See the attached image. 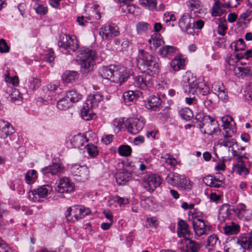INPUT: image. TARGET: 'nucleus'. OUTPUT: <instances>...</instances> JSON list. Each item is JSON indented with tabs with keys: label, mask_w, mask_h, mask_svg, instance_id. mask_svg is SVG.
<instances>
[{
	"label": "nucleus",
	"mask_w": 252,
	"mask_h": 252,
	"mask_svg": "<svg viewBox=\"0 0 252 252\" xmlns=\"http://www.w3.org/2000/svg\"><path fill=\"white\" fill-rule=\"evenodd\" d=\"M139 52L137 66L141 72L146 74L135 76L133 83L135 87L144 90L152 86V76L158 73L159 66L156 58L152 54L144 50H139Z\"/></svg>",
	"instance_id": "nucleus-1"
},
{
	"label": "nucleus",
	"mask_w": 252,
	"mask_h": 252,
	"mask_svg": "<svg viewBox=\"0 0 252 252\" xmlns=\"http://www.w3.org/2000/svg\"><path fill=\"white\" fill-rule=\"evenodd\" d=\"M182 82L185 93L196 94L201 99L211 93L209 86L197 79L190 72H187L183 76Z\"/></svg>",
	"instance_id": "nucleus-2"
},
{
	"label": "nucleus",
	"mask_w": 252,
	"mask_h": 252,
	"mask_svg": "<svg viewBox=\"0 0 252 252\" xmlns=\"http://www.w3.org/2000/svg\"><path fill=\"white\" fill-rule=\"evenodd\" d=\"M102 78L121 85L130 77L126 67L121 65H110L103 66L99 72Z\"/></svg>",
	"instance_id": "nucleus-3"
},
{
	"label": "nucleus",
	"mask_w": 252,
	"mask_h": 252,
	"mask_svg": "<svg viewBox=\"0 0 252 252\" xmlns=\"http://www.w3.org/2000/svg\"><path fill=\"white\" fill-rule=\"evenodd\" d=\"M80 61L81 71L83 74H86L93 70L94 62L96 59V53L89 48L83 47L77 55Z\"/></svg>",
	"instance_id": "nucleus-4"
},
{
	"label": "nucleus",
	"mask_w": 252,
	"mask_h": 252,
	"mask_svg": "<svg viewBox=\"0 0 252 252\" xmlns=\"http://www.w3.org/2000/svg\"><path fill=\"white\" fill-rule=\"evenodd\" d=\"M165 180L168 184L175 186L180 189H190V180L184 175L170 172L167 175Z\"/></svg>",
	"instance_id": "nucleus-5"
},
{
	"label": "nucleus",
	"mask_w": 252,
	"mask_h": 252,
	"mask_svg": "<svg viewBox=\"0 0 252 252\" xmlns=\"http://www.w3.org/2000/svg\"><path fill=\"white\" fill-rule=\"evenodd\" d=\"M90 213V211L89 209H85L83 206L76 205L68 207L64 215L67 221L74 222Z\"/></svg>",
	"instance_id": "nucleus-6"
},
{
	"label": "nucleus",
	"mask_w": 252,
	"mask_h": 252,
	"mask_svg": "<svg viewBox=\"0 0 252 252\" xmlns=\"http://www.w3.org/2000/svg\"><path fill=\"white\" fill-rule=\"evenodd\" d=\"M160 184V178L157 175L148 173L143 177L142 186L146 190L150 192L154 191Z\"/></svg>",
	"instance_id": "nucleus-7"
},
{
	"label": "nucleus",
	"mask_w": 252,
	"mask_h": 252,
	"mask_svg": "<svg viewBox=\"0 0 252 252\" xmlns=\"http://www.w3.org/2000/svg\"><path fill=\"white\" fill-rule=\"evenodd\" d=\"M51 190L52 188L50 186H41L30 191L28 197L30 200L33 202H42L47 198L48 194Z\"/></svg>",
	"instance_id": "nucleus-8"
},
{
	"label": "nucleus",
	"mask_w": 252,
	"mask_h": 252,
	"mask_svg": "<svg viewBox=\"0 0 252 252\" xmlns=\"http://www.w3.org/2000/svg\"><path fill=\"white\" fill-rule=\"evenodd\" d=\"M99 34L103 40H110L120 34L119 28L115 24H105L99 29Z\"/></svg>",
	"instance_id": "nucleus-9"
},
{
	"label": "nucleus",
	"mask_w": 252,
	"mask_h": 252,
	"mask_svg": "<svg viewBox=\"0 0 252 252\" xmlns=\"http://www.w3.org/2000/svg\"><path fill=\"white\" fill-rule=\"evenodd\" d=\"M178 24L183 32L189 34H194L195 21L188 13H185L182 15L179 20Z\"/></svg>",
	"instance_id": "nucleus-10"
},
{
	"label": "nucleus",
	"mask_w": 252,
	"mask_h": 252,
	"mask_svg": "<svg viewBox=\"0 0 252 252\" xmlns=\"http://www.w3.org/2000/svg\"><path fill=\"white\" fill-rule=\"evenodd\" d=\"M197 126L200 128L204 129V132L209 135H213L214 133L221 130L219 128L218 122L210 117H206L204 119V123L202 125L201 123L197 124Z\"/></svg>",
	"instance_id": "nucleus-11"
},
{
	"label": "nucleus",
	"mask_w": 252,
	"mask_h": 252,
	"mask_svg": "<svg viewBox=\"0 0 252 252\" xmlns=\"http://www.w3.org/2000/svg\"><path fill=\"white\" fill-rule=\"evenodd\" d=\"M145 125L143 119L130 118L126 121L125 126L128 132L132 134H136L141 131Z\"/></svg>",
	"instance_id": "nucleus-12"
},
{
	"label": "nucleus",
	"mask_w": 252,
	"mask_h": 252,
	"mask_svg": "<svg viewBox=\"0 0 252 252\" xmlns=\"http://www.w3.org/2000/svg\"><path fill=\"white\" fill-rule=\"evenodd\" d=\"M70 171L75 179L79 182H84L88 179L89 170L85 165H73Z\"/></svg>",
	"instance_id": "nucleus-13"
},
{
	"label": "nucleus",
	"mask_w": 252,
	"mask_h": 252,
	"mask_svg": "<svg viewBox=\"0 0 252 252\" xmlns=\"http://www.w3.org/2000/svg\"><path fill=\"white\" fill-rule=\"evenodd\" d=\"M234 214L241 220L243 221H249L252 217V211L247 209L246 205L243 203H239L235 206Z\"/></svg>",
	"instance_id": "nucleus-14"
},
{
	"label": "nucleus",
	"mask_w": 252,
	"mask_h": 252,
	"mask_svg": "<svg viewBox=\"0 0 252 252\" xmlns=\"http://www.w3.org/2000/svg\"><path fill=\"white\" fill-rule=\"evenodd\" d=\"M192 224L195 234L198 236L207 234L210 230L203 220L197 219L192 221Z\"/></svg>",
	"instance_id": "nucleus-15"
},
{
	"label": "nucleus",
	"mask_w": 252,
	"mask_h": 252,
	"mask_svg": "<svg viewBox=\"0 0 252 252\" xmlns=\"http://www.w3.org/2000/svg\"><path fill=\"white\" fill-rule=\"evenodd\" d=\"M56 190L60 193L71 192L74 190V185L68 178L63 177L60 180Z\"/></svg>",
	"instance_id": "nucleus-16"
},
{
	"label": "nucleus",
	"mask_w": 252,
	"mask_h": 252,
	"mask_svg": "<svg viewBox=\"0 0 252 252\" xmlns=\"http://www.w3.org/2000/svg\"><path fill=\"white\" fill-rule=\"evenodd\" d=\"M187 6L191 12H193L195 16H200L203 13L201 2L199 0H188Z\"/></svg>",
	"instance_id": "nucleus-17"
},
{
	"label": "nucleus",
	"mask_w": 252,
	"mask_h": 252,
	"mask_svg": "<svg viewBox=\"0 0 252 252\" xmlns=\"http://www.w3.org/2000/svg\"><path fill=\"white\" fill-rule=\"evenodd\" d=\"M235 206H231L228 204H223L220 209L218 218L220 220H225L228 218L232 213H234Z\"/></svg>",
	"instance_id": "nucleus-18"
},
{
	"label": "nucleus",
	"mask_w": 252,
	"mask_h": 252,
	"mask_svg": "<svg viewBox=\"0 0 252 252\" xmlns=\"http://www.w3.org/2000/svg\"><path fill=\"white\" fill-rule=\"evenodd\" d=\"M103 99V96L101 93H95L89 94L86 100V103L91 107L95 108L98 106V103Z\"/></svg>",
	"instance_id": "nucleus-19"
},
{
	"label": "nucleus",
	"mask_w": 252,
	"mask_h": 252,
	"mask_svg": "<svg viewBox=\"0 0 252 252\" xmlns=\"http://www.w3.org/2000/svg\"><path fill=\"white\" fill-rule=\"evenodd\" d=\"M63 170V167L60 163H53L51 165L46 166L41 169V173L46 175L51 174L52 175H57L61 173Z\"/></svg>",
	"instance_id": "nucleus-20"
},
{
	"label": "nucleus",
	"mask_w": 252,
	"mask_h": 252,
	"mask_svg": "<svg viewBox=\"0 0 252 252\" xmlns=\"http://www.w3.org/2000/svg\"><path fill=\"white\" fill-rule=\"evenodd\" d=\"M141 95V93L139 91H128L125 92L123 96L125 103L129 105L131 102H134Z\"/></svg>",
	"instance_id": "nucleus-21"
},
{
	"label": "nucleus",
	"mask_w": 252,
	"mask_h": 252,
	"mask_svg": "<svg viewBox=\"0 0 252 252\" xmlns=\"http://www.w3.org/2000/svg\"><path fill=\"white\" fill-rule=\"evenodd\" d=\"M242 156H239L237 157V163L233 164V170L234 172L240 175H245L248 173V169L244 165L242 161Z\"/></svg>",
	"instance_id": "nucleus-22"
},
{
	"label": "nucleus",
	"mask_w": 252,
	"mask_h": 252,
	"mask_svg": "<svg viewBox=\"0 0 252 252\" xmlns=\"http://www.w3.org/2000/svg\"><path fill=\"white\" fill-rule=\"evenodd\" d=\"M177 232L180 237H186L189 235V225L183 220H180L177 224Z\"/></svg>",
	"instance_id": "nucleus-23"
},
{
	"label": "nucleus",
	"mask_w": 252,
	"mask_h": 252,
	"mask_svg": "<svg viewBox=\"0 0 252 252\" xmlns=\"http://www.w3.org/2000/svg\"><path fill=\"white\" fill-rule=\"evenodd\" d=\"M131 177L130 172L126 171L119 172L115 176L116 182L119 185L126 184L130 179Z\"/></svg>",
	"instance_id": "nucleus-24"
},
{
	"label": "nucleus",
	"mask_w": 252,
	"mask_h": 252,
	"mask_svg": "<svg viewBox=\"0 0 252 252\" xmlns=\"http://www.w3.org/2000/svg\"><path fill=\"white\" fill-rule=\"evenodd\" d=\"M93 108L91 107L88 104L84 103L81 109V114L82 118L86 121H89L93 119L94 114L92 112Z\"/></svg>",
	"instance_id": "nucleus-25"
},
{
	"label": "nucleus",
	"mask_w": 252,
	"mask_h": 252,
	"mask_svg": "<svg viewBox=\"0 0 252 252\" xmlns=\"http://www.w3.org/2000/svg\"><path fill=\"white\" fill-rule=\"evenodd\" d=\"M114 48L118 52H123L128 48L129 42L127 39L116 38L114 40Z\"/></svg>",
	"instance_id": "nucleus-26"
},
{
	"label": "nucleus",
	"mask_w": 252,
	"mask_h": 252,
	"mask_svg": "<svg viewBox=\"0 0 252 252\" xmlns=\"http://www.w3.org/2000/svg\"><path fill=\"white\" fill-rule=\"evenodd\" d=\"M176 49L174 46L166 45L159 50L158 54L163 58H169L173 55Z\"/></svg>",
	"instance_id": "nucleus-27"
},
{
	"label": "nucleus",
	"mask_w": 252,
	"mask_h": 252,
	"mask_svg": "<svg viewBox=\"0 0 252 252\" xmlns=\"http://www.w3.org/2000/svg\"><path fill=\"white\" fill-rule=\"evenodd\" d=\"M161 100L155 95L150 96L148 98L146 107L148 109L156 110L161 104Z\"/></svg>",
	"instance_id": "nucleus-28"
},
{
	"label": "nucleus",
	"mask_w": 252,
	"mask_h": 252,
	"mask_svg": "<svg viewBox=\"0 0 252 252\" xmlns=\"http://www.w3.org/2000/svg\"><path fill=\"white\" fill-rule=\"evenodd\" d=\"M14 132V128L9 123L4 122V125H1L0 128V137L7 138V136Z\"/></svg>",
	"instance_id": "nucleus-29"
},
{
	"label": "nucleus",
	"mask_w": 252,
	"mask_h": 252,
	"mask_svg": "<svg viewBox=\"0 0 252 252\" xmlns=\"http://www.w3.org/2000/svg\"><path fill=\"white\" fill-rule=\"evenodd\" d=\"M226 7V6L223 3L219 2L216 1L212 8V14L213 16H220L225 12V10L223 9Z\"/></svg>",
	"instance_id": "nucleus-30"
},
{
	"label": "nucleus",
	"mask_w": 252,
	"mask_h": 252,
	"mask_svg": "<svg viewBox=\"0 0 252 252\" xmlns=\"http://www.w3.org/2000/svg\"><path fill=\"white\" fill-rule=\"evenodd\" d=\"M65 96L69 99L71 104L79 101L82 98V95L75 90L67 92Z\"/></svg>",
	"instance_id": "nucleus-31"
},
{
	"label": "nucleus",
	"mask_w": 252,
	"mask_h": 252,
	"mask_svg": "<svg viewBox=\"0 0 252 252\" xmlns=\"http://www.w3.org/2000/svg\"><path fill=\"white\" fill-rule=\"evenodd\" d=\"M78 77L79 74L77 72L71 70H66L62 76L63 80L70 83L78 79Z\"/></svg>",
	"instance_id": "nucleus-32"
},
{
	"label": "nucleus",
	"mask_w": 252,
	"mask_h": 252,
	"mask_svg": "<svg viewBox=\"0 0 252 252\" xmlns=\"http://www.w3.org/2000/svg\"><path fill=\"white\" fill-rule=\"evenodd\" d=\"M237 70L238 71L237 74L239 77L244 78L252 76V66H239L237 67Z\"/></svg>",
	"instance_id": "nucleus-33"
},
{
	"label": "nucleus",
	"mask_w": 252,
	"mask_h": 252,
	"mask_svg": "<svg viewBox=\"0 0 252 252\" xmlns=\"http://www.w3.org/2000/svg\"><path fill=\"white\" fill-rule=\"evenodd\" d=\"M224 230L225 233L227 235L236 234L239 231V226L234 222H231L224 227Z\"/></svg>",
	"instance_id": "nucleus-34"
},
{
	"label": "nucleus",
	"mask_w": 252,
	"mask_h": 252,
	"mask_svg": "<svg viewBox=\"0 0 252 252\" xmlns=\"http://www.w3.org/2000/svg\"><path fill=\"white\" fill-rule=\"evenodd\" d=\"M136 29L137 33L138 34H142L143 33L147 32L149 30H151L150 24L145 22H139L136 25Z\"/></svg>",
	"instance_id": "nucleus-35"
},
{
	"label": "nucleus",
	"mask_w": 252,
	"mask_h": 252,
	"mask_svg": "<svg viewBox=\"0 0 252 252\" xmlns=\"http://www.w3.org/2000/svg\"><path fill=\"white\" fill-rule=\"evenodd\" d=\"M72 104L68 100V98L65 95L63 98L59 99L57 102V107L61 110H67L69 108Z\"/></svg>",
	"instance_id": "nucleus-36"
},
{
	"label": "nucleus",
	"mask_w": 252,
	"mask_h": 252,
	"mask_svg": "<svg viewBox=\"0 0 252 252\" xmlns=\"http://www.w3.org/2000/svg\"><path fill=\"white\" fill-rule=\"evenodd\" d=\"M70 35L62 33L60 35L58 41V46L60 48L67 50V45L68 39H69Z\"/></svg>",
	"instance_id": "nucleus-37"
},
{
	"label": "nucleus",
	"mask_w": 252,
	"mask_h": 252,
	"mask_svg": "<svg viewBox=\"0 0 252 252\" xmlns=\"http://www.w3.org/2000/svg\"><path fill=\"white\" fill-rule=\"evenodd\" d=\"M85 147L91 157L94 158L98 155L99 151L97 147L94 144H88Z\"/></svg>",
	"instance_id": "nucleus-38"
},
{
	"label": "nucleus",
	"mask_w": 252,
	"mask_h": 252,
	"mask_svg": "<svg viewBox=\"0 0 252 252\" xmlns=\"http://www.w3.org/2000/svg\"><path fill=\"white\" fill-rule=\"evenodd\" d=\"M200 248V245L197 242L190 240L187 245L185 252H198Z\"/></svg>",
	"instance_id": "nucleus-39"
},
{
	"label": "nucleus",
	"mask_w": 252,
	"mask_h": 252,
	"mask_svg": "<svg viewBox=\"0 0 252 252\" xmlns=\"http://www.w3.org/2000/svg\"><path fill=\"white\" fill-rule=\"evenodd\" d=\"M118 152L121 156L128 157L131 155L132 149L131 147L127 145H123L119 147Z\"/></svg>",
	"instance_id": "nucleus-40"
},
{
	"label": "nucleus",
	"mask_w": 252,
	"mask_h": 252,
	"mask_svg": "<svg viewBox=\"0 0 252 252\" xmlns=\"http://www.w3.org/2000/svg\"><path fill=\"white\" fill-rule=\"evenodd\" d=\"M37 178V172L35 170L28 171L25 175V181L28 184L33 183Z\"/></svg>",
	"instance_id": "nucleus-41"
},
{
	"label": "nucleus",
	"mask_w": 252,
	"mask_h": 252,
	"mask_svg": "<svg viewBox=\"0 0 252 252\" xmlns=\"http://www.w3.org/2000/svg\"><path fill=\"white\" fill-rule=\"evenodd\" d=\"M179 113L182 119L186 121H189L191 120L193 116V113L191 109L188 107L182 108L179 111Z\"/></svg>",
	"instance_id": "nucleus-42"
},
{
	"label": "nucleus",
	"mask_w": 252,
	"mask_h": 252,
	"mask_svg": "<svg viewBox=\"0 0 252 252\" xmlns=\"http://www.w3.org/2000/svg\"><path fill=\"white\" fill-rule=\"evenodd\" d=\"M78 48V44L77 40L75 36H71L70 35L69 39L68 41L67 51L69 52L72 51L75 52Z\"/></svg>",
	"instance_id": "nucleus-43"
},
{
	"label": "nucleus",
	"mask_w": 252,
	"mask_h": 252,
	"mask_svg": "<svg viewBox=\"0 0 252 252\" xmlns=\"http://www.w3.org/2000/svg\"><path fill=\"white\" fill-rule=\"evenodd\" d=\"M221 121L223 123V129L226 130L228 129V130H231L232 128L230 126H232V123L235 124V123L233 121V119L230 116H226L222 118Z\"/></svg>",
	"instance_id": "nucleus-44"
},
{
	"label": "nucleus",
	"mask_w": 252,
	"mask_h": 252,
	"mask_svg": "<svg viewBox=\"0 0 252 252\" xmlns=\"http://www.w3.org/2000/svg\"><path fill=\"white\" fill-rule=\"evenodd\" d=\"M140 3L142 6L151 10H154L157 7V0H140Z\"/></svg>",
	"instance_id": "nucleus-45"
},
{
	"label": "nucleus",
	"mask_w": 252,
	"mask_h": 252,
	"mask_svg": "<svg viewBox=\"0 0 252 252\" xmlns=\"http://www.w3.org/2000/svg\"><path fill=\"white\" fill-rule=\"evenodd\" d=\"M170 65L174 70L177 71L184 65V61L181 59L175 58L172 60Z\"/></svg>",
	"instance_id": "nucleus-46"
},
{
	"label": "nucleus",
	"mask_w": 252,
	"mask_h": 252,
	"mask_svg": "<svg viewBox=\"0 0 252 252\" xmlns=\"http://www.w3.org/2000/svg\"><path fill=\"white\" fill-rule=\"evenodd\" d=\"M29 88L32 91H34L38 89L41 85V81L39 79L34 77H32L29 79Z\"/></svg>",
	"instance_id": "nucleus-47"
},
{
	"label": "nucleus",
	"mask_w": 252,
	"mask_h": 252,
	"mask_svg": "<svg viewBox=\"0 0 252 252\" xmlns=\"http://www.w3.org/2000/svg\"><path fill=\"white\" fill-rule=\"evenodd\" d=\"M216 98V93H211L207 96L202 98L201 99L203 100L205 106L206 107H208L210 106L212 104L213 100Z\"/></svg>",
	"instance_id": "nucleus-48"
},
{
	"label": "nucleus",
	"mask_w": 252,
	"mask_h": 252,
	"mask_svg": "<svg viewBox=\"0 0 252 252\" xmlns=\"http://www.w3.org/2000/svg\"><path fill=\"white\" fill-rule=\"evenodd\" d=\"M241 240L244 243L245 247L248 248V250L252 249V231L242 238Z\"/></svg>",
	"instance_id": "nucleus-49"
},
{
	"label": "nucleus",
	"mask_w": 252,
	"mask_h": 252,
	"mask_svg": "<svg viewBox=\"0 0 252 252\" xmlns=\"http://www.w3.org/2000/svg\"><path fill=\"white\" fill-rule=\"evenodd\" d=\"M161 158L165 159V162L172 167H175L177 164L176 159L169 154L162 155Z\"/></svg>",
	"instance_id": "nucleus-50"
},
{
	"label": "nucleus",
	"mask_w": 252,
	"mask_h": 252,
	"mask_svg": "<svg viewBox=\"0 0 252 252\" xmlns=\"http://www.w3.org/2000/svg\"><path fill=\"white\" fill-rule=\"evenodd\" d=\"M59 87V83L56 82L48 84L45 86H43L42 90L45 93L48 92H54L57 90Z\"/></svg>",
	"instance_id": "nucleus-51"
},
{
	"label": "nucleus",
	"mask_w": 252,
	"mask_h": 252,
	"mask_svg": "<svg viewBox=\"0 0 252 252\" xmlns=\"http://www.w3.org/2000/svg\"><path fill=\"white\" fill-rule=\"evenodd\" d=\"M81 139L83 140L84 139L83 138V135L81 134L74 136L70 140L72 146L74 148H80V142L81 141Z\"/></svg>",
	"instance_id": "nucleus-52"
},
{
	"label": "nucleus",
	"mask_w": 252,
	"mask_h": 252,
	"mask_svg": "<svg viewBox=\"0 0 252 252\" xmlns=\"http://www.w3.org/2000/svg\"><path fill=\"white\" fill-rule=\"evenodd\" d=\"M34 9L37 14L41 15H44L46 14L48 11V8L46 6H44L40 4H36L34 7Z\"/></svg>",
	"instance_id": "nucleus-53"
},
{
	"label": "nucleus",
	"mask_w": 252,
	"mask_h": 252,
	"mask_svg": "<svg viewBox=\"0 0 252 252\" xmlns=\"http://www.w3.org/2000/svg\"><path fill=\"white\" fill-rule=\"evenodd\" d=\"M124 124L123 120L121 119H115L112 123L113 126L115 131L119 132L121 130Z\"/></svg>",
	"instance_id": "nucleus-54"
},
{
	"label": "nucleus",
	"mask_w": 252,
	"mask_h": 252,
	"mask_svg": "<svg viewBox=\"0 0 252 252\" xmlns=\"http://www.w3.org/2000/svg\"><path fill=\"white\" fill-rule=\"evenodd\" d=\"M158 225V222L156 217L148 218L146 219V226L147 227H156Z\"/></svg>",
	"instance_id": "nucleus-55"
},
{
	"label": "nucleus",
	"mask_w": 252,
	"mask_h": 252,
	"mask_svg": "<svg viewBox=\"0 0 252 252\" xmlns=\"http://www.w3.org/2000/svg\"><path fill=\"white\" fill-rule=\"evenodd\" d=\"M212 89L216 92L215 93L216 94H219L225 90L223 84L220 82L214 83L212 85Z\"/></svg>",
	"instance_id": "nucleus-56"
},
{
	"label": "nucleus",
	"mask_w": 252,
	"mask_h": 252,
	"mask_svg": "<svg viewBox=\"0 0 252 252\" xmlns=\"http://www.w3.org/2000/svg\"><path fill=\"white\" fill-rule=\"evenodd\" d=\"M10 47L3 39H0V52L7 53L9 51Z\"/></svg>",
	"instance_id": "nucleus-57"
},
{
	"label": "nucleus",
	"mask_w": 252,
	"mask_h": 252,
	"mask_svg": "<svg viewBox=\"0 0 252 252\" xmlns=\"http://www.w3.org/2000/svg\"><path fill=\"white\" fill-rule=\"evenodd\" d=\"M218 142L221 146L230 148L234 145L235 142L232 139L230 140H224L221 139H220Z\"/></svg>",
	"instance_id": "nucleus-58"
},
{
	"label": "nucleus",
	"mask_w": 252,
	"mask_h": 252,
	"mask_svg": "<svg viewBox=\"0 0 252 252\" xmlns=\"http://www.w3.org/2000/svg\"><path fill=\"white\" fill-rule=\"evenodd\" d=\"M99 6L98 5L94 4L92 7L93 16L95 19H99L101 17V14L99 11L98 8Z\"/></svg>",
	"instance_id": "nucleus-59"
},
{
	"label": "nucleus",
	"mask_w": 252,
	"mask_h": 252,
	"mask_svg": "<svg viewBox=\"0 0 252 252\" xmlns=\"http://www.w3.org/2000/svg\"><path fill=\"white\" fill-rule=\"evenodd\" d=\"M218 240V238L216 235L210 236L207 239V245L209 246L213 247L215 246Z\"/></svg>",
	"instance_id": "nucleus-60"
},
{
	"label": "nucleus",
	"mask_w": 252,
	"mask_h": 252,
	"mask_svg": "<svg viewBox=\"0 0 252 252\" xmlns=\"http://www.w3.org/2000/svg\"><path fill=\"white\" fill-rule=\"evenodd\" d=\"M206 117H210V116L204 115L202 113H198L196 114L194 120L196 122L198 123V124L201 123V125H202Z\"/></svg>",
	"instance_id": "nucleus-61"
},
{
	"label": "nucleus",
	"mask_w": 252,
	"mask_h": 252,
	"mask_svg": "<svg viewBox=\"0 0 252 252\" xmlns=\"http://www.w3.org/2000/svg\"><path fill=\"white\" fill-rule=\"evenodd\" d=\"M20 97L21 94L19 91L16 89H14L10 95L11 100L13 102L15 101L16 100H18L19 98Z\"/></svg>",
	"instance_id": "nucleus-62"
},
{
	"label": "nucleus",
	"mask_w": 252,
	"mask_h": 252,
	"mask_svg": "<svg viewBox=\"0 0 252 252\" xmlns=\"http://www.w3.org/2000/svg\"><path fill=\"white\" fill-rule=\"evenodd\" d=\"M0 252H12L11 249L2 241L0 242Z\"/></svg>",
	"instance_id": "nucleus-63"
},
{
	"label": "nucleus",
	"mask_w": 252,
	"mask_h": 252,
	"mask_svg": "<svg viewBox=\"0 0 252 252\" xmlns=\"http://www.w3.org/2000/svg\"><path fill=\"white\" fill-rule=\"evenodd\" d=\"M123 9H124L125 12H127L129 13L134 14V7L133 5H130L127 4V2L124 3Z\"/></svg>",
	"instance_id": "nucleus-64"
}]
</instances>
